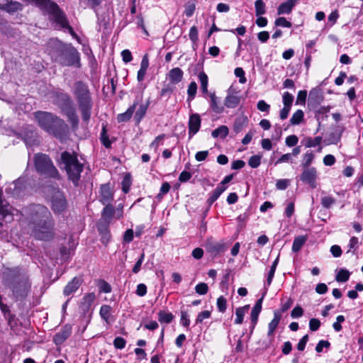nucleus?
I'll return each instance as SVG.
<instances>
[{
  "mask_svg": "<svg viewBox=\"0 0 363 363\" xmlns=\"http://www.w3.org/2000/svg\"><path fill=\"white\" fill-rule=\"evenodd\" d=\"M79 57L76 50H73L69 52L65 59L61 62L63 66H72L74 65H79Z\"/></svg>",
  "mask_w": 363,
  "mask_h": 363,
  "instance_id": "4be33fe9",
  "label": "nucleus"
},
{
  "mask_svg": "<svg viewBox=\"0 0 363 363\" xmlns=\"http://www.w3.org/2000/svg\"><path fill=\"white\" fill-rule=\"evenodd\" d=\"M240 101V97L238 93H235L233 89H229L228 95L225 99V106L227 108H233L237 107Z\"/></svg>",
  "mask_w": 363,
  "mask_h": 363,
  "instance_id": "ddd939ff",
  "label": "nucleus"
},
{
  "mask_svg": "<svg viewBox=\"0 0 363 363\" xmlns=\"http://www.w3.org/2000/svg\"><path fill=\"white\" fill-rule=\"evenodd\" d=\"M292 162V156L290 153L284 154L279 157L277 162H275V164H278L283 162Z\"/></svg>",
  "mask_w": 363,
  "mask_h": 363,
  "instance_id": "680f3d73",
  "label": "nucleus"
},
{
  "mask_svg": "<svg viewBox=\"0 0 363 363\" xmlns=\"http://www.w3.org/2000/svg\"><path fill=\"white\" fill-rule=\"evenodd\" d=\"M34 116L42 129L60 140L67 138L69 128L62 119L51 113L40 111L35 112Z\"/></svg>",
  "mask_w": 363,
  "mask_h": 363,
  "instance_id": "f03ea898",
  "label": "nucleus"
},
{
  "mask_svg": "<svg viewBox=\"0 0 363 363\" xmlns=\"http://www.w3.org/2000/svg\"><path fill=\"white\" fill-rule=\"evenodd\" d=\"M307 97V91L306 90L299 91L297 95L296 104L305 105Z\"/></svg>",
  "mask_w": 363,
  "mask_h": 363,
  "instance_id": "49530a36",
  "label": "nucleus"
},
{
  "mask_svg": "<svg viewBox=\"0 0 363 363\" xmlns=\"http://www.w3.org/2000/svg\"><path fill=\"white\" fill-rule=\"evenodd\" d=\"M11 207L7 202L2 199V192L0 190V220H4L7 217L11 218Z\"/></svg>",
  "mask_w": 363,
  "mask_h": 363,
  "instance_id": "a211bd4d",
  "label": "nucleus"
},
{
  "mask_svg": "<svg viewBox=\"0 0 363 363\" xmlns=\"http://www.w3.org/2000/svg\"><path fill=\"white\" fill-rule=\"evenodd\" d=\"M249 308H250V306L246 305L243 307H239V308H236V310H235L236 318L235 320V324L240 325L243 323L244 316H245L246 312L247 311V310L249 309Z\"/></svg>",
  "mask_w": 363,
  "mask_h": 363,
  "instance_id": "393cba45",
  "label": "nucleus"
},
{
  "mask_svg": "<svg viewBox=\"0 0 363 363\" xmlns=\"http://www.w3.org/2000/svg\"><path fill=\"white\" fill-rule=\"evenodd\" d=\"M195 291L199 295H205L208 291V286L206 283L201 282L196 286Z\"/></svg>",
  "mask_w": 363,
  "mask_h": 363,
  "instance_id": "c03bdc74",
  "label": "nucleus"
},
{
  "mask_svg": "<svg viewBox=\"0 0 363 363\" xmlns=\"http://www.w3.org/2000/svg\"><path fill=\"white\" fill-rule=\"evenodd\" d=\"M136 104V102H134V104L130 106L125 112L119 114L117 117L118 122L122 123L129 121L135 112Z\"/></svg>",
  "mask_w": 363,
  "mask_h": 363,
  "instance_id": "5701e85b",
  "label": "nucleus"
},
{
  "mask_svg": "<svg viewBox=\"0 0 363 363\" xmlns=\"http://www.w3.org/2000/svg\"><path fill=\"white\" fill-rule=\"evenodd\" d=\"M61 160L64 164L68 178L77 185L79 181L81 173L83 171L84 165L77 159L75 153H70L65 151L61 154Z\"/></svg>",
  "mask_w": 363,
  "mask_h": 363,
  "instance_id": "20e7f679",
  "label": "nucleus"
},
{
  "mask_svg": "<svg viewBox=\"0 0 363 363\" xmlns=\"http://www.w3.org/2000/svg\"><path fill=\"white\" fill-rule=\"evenodd\" d=\"M113 200V193L108 184H102L100 191V201L104 203H108Z\"/></svg>",
  "mask_w": 363,
  "mask_h": 363,
  "instance_id": "f3484780",
  "label": "nucleus"
},
{
  "mask_svg": "<svg viewBox=\"0 0 363 363\" xmlns=\"http://www.w3.org/2000/svg\"><path fill=\"white\" fill-rule=\"evenodd\" d=\"M229 132V129L226 125H221L218 127V128L215 129L211 135L213 138H225Z\"/></svg>",
  "mask_w": 363,
  "mask_h": 363,
  "instance_id": "c85d7f7f",
  "label": "nucleus"
},
{
  "mask_svg": "<svg viewBox=\"0 0 363 363\" xmlns=\"http://www.w3.org/2000/svg\"><path fill=\"white\" fill-rule=\"evenodd\" d=\"M211 99V106L213 111L217 113H220L223 111V107L219 106L218 104V99L216 96L215 93L210 94Z\"/></svg>",
  "mask_w": 363,
  "mask_h": 363,
  "instance_id": "cd10ccee",
  "label": "nucleus"
},
{
  "mask_svg": "<svg viewBox=\"0 0 363 363\" xmlns=\"http://www.w3.org/2000/svg\"><path fill=\"white\" fill-rule=\"evenodd\" d=\"M255 6L257 16H262L266 13L265 4L262 0H257L255 3Z\"/></svg>",
  "mask_w": 363,
  "mask_h": 363,
  "instance_id": "f704fd0d",
  "label": "nucleus"
},
{
  "mask_svg": "<svg viewBox=\"0 0 363 363\" xmlns=\"http://www.w3.org/2000/svg\"><path fill=\"white\" fill-rule=\"evenodd\" d=\"M344 131V127L342 125H336L333 128V131L329 134L328 140L330 144H337L341 138Z\"/></svg>",
  "mask_w": 363,
  "mask_h": 363,
  "instance_id": "aec40b11",
  "label": "nucleus"
},
{
  "mask_svg": "<svg viewBox=\"0 0 363 363\" xmlns=\"http://www.w3.org/2000/svg\"><path fill=\"white\" fill-rule=\"evenodd\" d=\"M211 316V312L209 311H203L199 313L196 319V323H201L204 319L209 318Z\"/></svg>",
  "mask_w": 363,
  "mask_h": 363,
  "instance_id": "4d7b16f0",
  "label": "nucleus"
},
{
  "mask_svg": "<svg viewBox=\"0 0 363 363\" xmlns=\"http://www.w3.org/2000/svg\"><path fill=\"white\" fill-rule=\"evenodd\" d=\"M42 9L46 10L49 13L52 15L55 21L60 23L62 27L66 28L68 26V21L63 13L60 9L57 4L52 2L50 0H32Z\"/></svg>",
  "mask_w": 363,
  "mask_h": 363,
  "instance_id": "423d86ee",
  "label": "nucleus"
},
{
  "mask_svg": "<svg viewBox=\"0 0 363 363\" xmlns=\"http://www.w3.org/2000/svg\"><path fill=\"white\" fill-rule=\"evenodd\" d=\"M206 249L208 252L212 254H218L225 250V245L216 242L212 239H208L206 243Z\"/></svg>",
  "mask_w": 363,
  "mask_h": 363,
  "instance_id": "2eb2a0df",
  "label": "nucleus"
},
{
  "mask_svg": "<svg viewBox=\"0 0 363 363\" xmlns=\"http://www.w3.org/2000/svg\"><path fill=\"white\" fill-rule=\"evenodd\" d=\"M275 25L277 26H281L284 28H291V23L286 19L284 17H279L275 21Z\"/></svg>",
  "mask_w": 363,
  "mask_h": 363,
  "instance_id": "09e8293b",
  "label": "nucleus"
},
{
  "mask_svg": "<svg viewBox=\"0 0 363 363\" xmlns=\"http://www.w3.org/2000/svg\"><path fill=\"white\" fill-rule=\"evenodd\" d=\"M224 188L223 186H218L211 194L210 196L207 200V202L209 206H211L221 195L223 192H224Z\"/></svg>",
  "mask_w": 363,
  "mask_h": 363,
  "instance_id": "a878e982",
  "label": "nucleus"
},
{
  "mask_svg": "<svg viewBox=\"0 0 363 363\" xmlns=\"http://www.w3.org/2000/svg\"><path fill=\"white\" fill-rule=\"evenodd\" d=\"M101 143H103V145L106 147H111V143L109 140L108 137L106 134V130L105 127H103V128H102V132L101 133Z\"/></svg>",
  "mask_w": 363,
  "mask_h": 363,
  "instance_id": "603ef678",
  "label": "nucleus"
},
{
  "mask_svg": "<svg viewBox=\"0 0 363 363\" xmlns=\"http://www.w3.org/2000/svg\"><path fill=\"white\" fill-rule=\"evenodd\" d=\"M335 202V199L330 196H323L320 201L321 205L325 208H330Z\"/></svg>",
  "mask_w": 363,
  "mask_h": 363,
  "instance_id": "c9c22d12",
  "label": "nucleus"
},
{
  "mask_svg": "<svg viewBox=\"0 0 363 363\" xmlns=\"http://www.w3.org/2000/svg\"><path fill=\"white\" fill-rule=\"evenodd\" d=\"M111 307L107 305H104L101 307L100 315L101 318L106 320H108L110 316Z\"/></svg>",
  "mask_w": 363,
  "mask_h": 363,
  "instance_id": "8fccbe9b",
  "label": "nucleus"
},
{
  "mask_svg": "<svg viewBox=\"0 0 363 363\" xmlns=\"http://www.w3.org/2000/svg\"><path fill=\"white\" fill-rule=\"evenodd\" d=\"M303 310L301 306H296L291 312L293 318H300L303 315Z\"/></svg>",
  "mask_w": 363,
  "mask_h": 363,
  "instance_id": "0e129e2a",
  "label": "nucleus"
},
{
  "mask_svg": "<svg viewBox=\"0 0 363 363\" xmlns=\"http://www.w3.org/2000/svg\"><path fill=\"white\" fill-rule=\"evenodd\" d=\"M307 236H298L294 238L292 245V251L298 252L307 241Z\"/></svg>",
  "mask_w": 363,
  "mask_h": 363,
  "instance_id": "bb28decb",
  "label": "nucleus"
},
{
  "mask_svg": "<svg viewBox=\"0 0 363 363\" xmlns=\"http://www.w3.org/2000/svg\"><path fill=\"white\" fill-rule=\"evenodd\" d=\"M282 100L284 106L291 108L294 101V96L288 91L284 92L282 96Z\"/></svg>",
  "mask_w": 363,
  "mask_h": 363,
  "instance_id": "ea45409f",
  "label": "nucleus"
},
{
  "mask_svg": "<svg viewBox=\"0 0 363 363\" xmlns=\"http://www.w3.org/2000/svg\"><path fill=\"white\" fill-rule=\"evenodd\" d=\"M281 318V315L280 312L278 311H274V318L268 325L267 335L270 337L269 345H271L274 341V333L280 322Z\"/></svg>",
  "mask_w": 363,
  "mask_h": 363,
  "instance_id": "9b49d317",
  "label": "nucleus"
},
{
  "mask_svg": "<svg viewBox=\"0 0 363 363\" xmlns=\"http://www.w3.org/2000/svg\"><path fill=\"white\" fill-rule=\"evenodd\" d=\"M298 142V138L295 135H291L286 137L285 143L288 147H294Z\"/></svg>",
  "mask_w": 363,
  "mask_h": 363,
  "instance_id": "3c124183",
  "label": "nucleus"
},
{
  "mask_svg": "<svg viewBox=\"0 0 363 363\" xmlns=\"http://www.w3.org/2000/svg\"><path fill=\"white\" fill-rule=\"evenodd\" d=\"M264 299V295L257 301L256 303L253 306L251 313H250V319L252 322V331L254 330L255 325L257 323L258 321V317L259 315L262 311V301Z\"/></svg>",
  "mask_w": 363,
  "mask_h": 363,
  "instance_id": "f8f14e48",
  "label": "nucleus"
},
{
  "mask_svg": "<svg viewBox=\"0 0 363 363\" xmlns=\"http://www.w3.org/2000/svg\"><path fill=\"white\" fill-rule=\"evenodd\" d=\"M158 318L161 323H169L173 320L174 315L169 312L160 311Z\"/></svg>",
  "mask_w": 363,
  "mask_h": 363,
  "instance_id": "473e14b6",
  "label": "nucleus"
},
{
  "mask_svg": "<svg viewBox=\"0 0 363 363\" xmlns=\"http://www.w3.org/2000/svg\"><path fill=\"white\" fill-rule=\"evenodd\" d=\"M33 162L35 169L40 175L47 178L60 179L59 171L48 155L43 153L35 154Z\"/></svg>",
  "mask_w": 363,
  "mask_h": 363,
  "instance_id": "39448f33",
  "label": "nucleus"
},
{
  "mask_svg": "<svg viewBox=\"0 0 363 363\" xmlns=\"http://www.w3.org/2000/svg\"><path fill=\"white\" fill-rule=\"evenodd\" d=\"M197 91V84L195 82H191L188 87L187 94H188V100H192Z\"/></svg>",
  "mask_w": 363,
  "mask_h": 363,
  "instance_id": "79ce46f5",
  "label": "nucleus"
},
{
  "mask_svg": "<svg viewBox=\"0 0 363 363\" xmlns=\"http://www.w3.org/2000/svg\"><path fill=\"white\" fill-rule=\"evenodd\" d=\"M330 343L328 340H320L315 347V351L317 352H321L323 347L329 348Z\"/></svg>",
  "mask_w": 363,
  "mask_h": 363,
  "instance_id": "e2e57ef3",
  "label": "nucleus"
},
{
  "mask_svg": "<svg viewBox=\"0 0 363 363\" xmlns=\"http://www.w3.org/2000/svg\"><path fill=\"white\" fill-rule=\"evenodd\" d=\"M189 38L194 44L196 43L199 40L197 28L193 26L189 30Z\"/></svg>",
  "mask_w": 363,
  "mask_h": 363,
  "instance_id": "13d9d810",
  "label": "nucleus"
},
{
  "mask_svg": "<svg viewBox=\"0 0 363 363\" xmlns=\"http://www.w3.org/2000/svg\"><path fill=\"white\" fill-rule=\"evenodd\" d=\"M28 213L33 235L42 240H51L54 237V222L48 208L40 204L31 205Z\"/></svg>",
  "mask_w": 363,
  "mask_h": 363,
  "instance_id": "f257e3e1",
  "label": "nucleus"
},
{
  "mask_svg": "<svg viewBox=\"0 0 363 363\" xmlns=\"http://www.w3.org/2000/svg\"><path fill=\"white\" fill-rule=\"evenodd\" d=\"M171 186L168 182H164L162 184L160 193L157 194V197L162 199L163 196L169 192Z\"/></svg>",
  "mask_w": 363,
  "mask_h": 363,
  "instance_id": "bf43d9fd",
  "label": "nucleus"
},
{
  "mask_svg": "<svg viewBox=\"0 0 363 363\" xmlns=\"http://www.w3.org/2000/svg\"><path fill=\"white\" fill-rule=\"evenodd\" d=\"M201 117L198 113H193L190 116L188 126L189 137L194 135L200 129Z\"/></svg>",
  "mask_w": 363,
  "mask_h": 363,
  "instance_id": "9d476101",
  "label": "nucleus"
},
{
  "mask_svg": "<svg viewBox=\"0 0 363 363\" xmlns=\"http://www.w3.org/2000/svg\"><path fill=\"white\" fill-rule=\"evenodd\" d=\"M304 113L302 110H297L290 119L291 125H298L303 120Z\"/></svg>",
  "mask_w": 363,
  "mask_h": 363,
  "instance_id": "7c9ffc66",
  "label": "nucleus"
},
{
  "mask_svg": "<svg viewBox=\"0 0 363 363\" xmlns=\"http://www.w3.org/2000/svg\"><path fill=\"white\" fill-rule=\"evenodd\" d=\"M235 74L236 77H239V82L241 84H245L246 82L247 79L245 76V72L242 68H241V67L235 68Z\"/></svg>",
  "mask_w": 363,
  "mask_h": 363,
  "instance_id": "5fc2aeb1",
  "label": "nucleus"
},
{
  "mask_svg": "<svg viewBox=\"0 0 363 363\" xmlns=\"http://www.w3.org/2000/svg\"><path fill=\"white\" fill-rule=\"evenodd\" d=\"M73 94L81 111L82 120L87 123L91 116L92 100L88 86L81 81L74 84Z\"/></svg>",
  "mask_w": 363,
  "mask_h": 363,
  "instance_id": "7ed1b4c3",
  "label": "nucleus"
},
{
  "mask_svg": "<svg viewBox=\"0 0 363 363\" xmlns=\"http://www.w3.org/2000/svg\"><path fill=\"white\" fill-rule=\"evenodd\" d=\"M121 185H122V190H123V191L125 194H127L129 191L130 186H131V179H130V177L128 175H126L123 178V179L122 182H121Z\"/></svg>",
  "mask_w": 363,
  "mask_h": 363,
  "instance_id": "a18cd8bd",
  "label": "nucleus"
},
{
  "mask_svg": "<svg viewBox=\"0 0 363 363\" xmlns=\"http://www.w3.org/2000/svg\"><path fill=\"white\" fill-rule=\"evenodd\" d=\"M183 74H184L183 71L180 68L176 67V68L172 69L169 72L167 77H168L169 82L172 84H177L182 80Z\"/></svg>",
  "mask_w": 363,
  "mask_h": 363,
  "instance_id": "412c9836",
  "label": "nucleus"
},
{
  "mask_svg": "<svg viewBox=\"0 0 363 363\" xmlns=\"http://www.w3.org/2000/svg\"><path fill=\"white\" fill-rule=\"evenodd\" d=\"M21 9V4L17 1H11L4 6V9L10 13L16 12Z\"/></svg>",
  "mask_w": 363,
  "mask_h": 363,
  "instance_id": "e433bc0d",
  "label": "nucleus"
},
{
  "mask_svg": "<svg viewBox=\"0 0 363 363\" xmlns=\"http://www.w3.org/2000/svg\"><path fill=\"white\" fill-rule=\"evenodd\" d=\"M145 257V254L142 253L140 258L137 261V262L135 264L133 268V272L135 274H137L140 270L141 265L143 262Z\"/></svg>",
  "mask_w": 363,
  "mask_h": 363,
  "instance_id": "69168bd1",
  "label": "nucleus"
},
{
  "mask_svg": "<svg viewBox=\"0 0 363 363\" xmlns=\"http://www.w3.org/2000/svg\"><path fill=\"white\" fill-rule=\"evenodd\" d=\"M317 170L313 167L310 168H303V171L300 175L301 180L303 183L308 184L313 189H315L317 186Z\"/></svg>",
  "mask_w": 363,
  "mask_h": 363,
  "instance_id": "6e6552de",
  "label": "nucleus"
},
{
  "mask_svg": "<svg viewBox=\"0 0 363 363\" xmlns=\"http://www.w3.org/2000/svg\"><path fill=\"white\" fill-rule=\"evenodd\" d=\"M59 106L65 115L69 114V113H72L76 111L75 108L74 107L73 101L68 94H62L59 96Z\"/></svg>",
  "mask_w": 363,
  "mask_h": 363,
  "instance_id": "1a4fd4ad",
  "label": "nucleus"
},
{
  "mask_svg": "<svg viewBox=\"0 0 363 363\" xmlns=\"http://www.w3.org/2000/svg\"><path fill=\"white\" fill-rule=\"evenodd\" d=\"M147 111V106L144 104H140L138 109L136 111L135 113V118H137L138 121L140 122V120L144 117Z\"/></svg>",
  "mask_w": 363,
  "mask_h": 363,
  "instance_id": "de8ad7c7",
  "label": "nucleus"
},
{
  "mask_svg": "<svg viewBox=\"0 0 363 363\" xmlns=\"http://www.w3.org/2000/svg\"><path fill=\"white\" fill-rule=\"evenodd\" d=\"M216 305L219 312L224 313L227 308L226 298L223 296H219L217 298Z\"/></svg>",
  "mask_w": 363,
  "mask_h": 363,
  "instance_id": "58836bf2",
  "label": "nucleus"
},
{
  "mask_svg": "<svg viewBox=\"0 0 363 363\" xmlns=\"http://www.w3.org/2000/svg\"><path fill=\"white\" fill-rule=\"evenodd\" d=\"M320 326V321L317 318H311L309 321V328L311 331H316Z\"/></svg>",
  "mask_w": 363,
  "mask_h": 363,
  "instance_id": "052dcab7",
  "label": "nucleus"
},
{
  "mask_svg": "<svg viewBox=\"0 0 363 363\" xmlns=\"http://www.w3.org/2000/svg\"><path fill=\"white\" fill-rule=\"evenodd\" d=\"M72 328L69 325H65L59 333L54 336V342L56 345L63 343L71 335Z\"/></svg>",
  "mask_w": 363,
  "mask_h": 363,
  "instance_id": "4468645a",
  "label": "nucleus"
},
{
  "mask_svg": "<svg viewBox=\"0 0 363 363\" xmlns=\"http://www.w3.org/2000/svg\"><path fill=\"white\" fill-rule=\"evenodd\" d=\"M261 163V156L259 155H253L250 157L248 160V164L252 168H257L259 166Z\"/></svg>",
  "mask_w": 363,
  "mask_h": 363,
  "instance_id": "37998d69",
  "label": "nucleus"
},
{
  "mask_svg": "<svg viewBox=\"0 0 363 363\" xmlns=\"http://www.w3.org/2000/svg\"><path fill=\"white\" fill-rule=\"evenodd\" d=\"M314 157L315 156L311 152H307L306 154H304L302 162L303 168H310V165L313 162Z\"/></svg>",
  "mask_w": 363,
  "mask_h": 363,
  "instance_id": "72a5a7b5",
  "label": "nucleus"
},
{
  "mask_svg": "<svg viewBox=\"0 0 363 363\" xmlns=\"http://www.w3.org/2000/svg\"><path fill=\"white\" fill-rule=\"evenodd\" d=\"M299 0H288L281 3L277 9V14H289Z\"/></svg>",
  "mask_w": 363,
  "mask_h": 363,
  "instance_id": "dca6fc26",
  "label": "nucleus"
},
{
  "mask_svg": "<svg viewBox=\"0 0 363 363\" xmlns=\"http://www.w3.org/2000/svg\"><path fill=\"white\" fill-rule=\"evenodd\" d=\"M115 213L114 208L109 203H106V206L104 208L102 211V217L107 220H110L113 217Z\"/></svg>",
  "mask_w": 363,
  "mask_h": 363,
  "instance_id": "c756f323",
  "label": "nucleus"
},
{
  "mask_svg": "<svg viewBox=\"0 0 363 363\" xmlns=\"http://www.w3.org/2000/svg\"><path fill=\"white\" fill-rule=\"evenodd\" d=\"M125 340L121 337H117L113 340V345L116 349H123L125 347Z\"/></svg>",
  "mask_w": 363,
  "mask_h": 363,
  "instance_id": "864d4df0",
  "label": "nucleus"
},
{
  "mask_svg": "<svg viewBox=\"0 0 363 363\" xmlns=\"http://www.w3.org/2000/svg\"><path fill=\"white\" fill-rule=\"evenodd\" d=\"M51 209L55 214H60L65 212L68 208L67 201L59 189L52 191L50 197Z\"/></svg>",
  "mask_w": 363,
  "mask_h": 363,
  "instance_id": "0eeeda50",
  "label": "nucleus"
},
{
  "mask_svg": "<svg viewBox=\"0 0 363 363\" xmlns=\"http://www.w3.org/2000/svg\"><path fill=\"white\" fill-rule=\"evenodd\" d=\"M289 184V179H279L276 183V187L280 190H284Z\"/></svg>",
  "mask_w": 363,
  "mask_h": 363,
  "instance_id": "338daca9",
  "label": "nucleus"
},
{
  "mask_svg": "<svg viewBox=\"0 0 363 363\" xmlns=\"http://www.w3.org/2000/svg\"><path fill=\"white\" fill-rule=\"evenodd\" d=\"M306 147H313L318 146L320 144L322 141V138L320 136H317L314 138H306Z\"/></svg>",
  "mask_w": 363,
  "mask_h": 363,
  "instance_id": "4c0bfd02",
  "label": "nucleus"
},
{
  "mask_svg": "<svg viewBox=\"0 0 363 363\" xmlns=\"http://www.w3.org/2000/svg\"><path fill=\"white\" fill-rule=\"evenodd\" d=\"M96 298V296L94 293H89L86 294L82 301L81 308L84 311H86L89 309L90 306L93 303Z\"/></svg>",
  "mask_w": 363,
  "mask_h": 363,
  "instance_id": "b1692460",
  "label": "nucleus"
},
{
  "mask_svg": "<svg viewBox=\"0 0 363 363\" xmlns=\"http://www.w3.org/2000/svg\"><path fill=\"white\" fill-rule=\"evenodd\" d=\"M81 286V281L80 280L74 277L73 278L65 287L63 290V294L65 296H68L71 295L72 294L77 291V290Z\"/></svg>",
  "mask_w": 363,
  "mask_h": 363,
  "instance_id": "6ab92c4d",
  "label": "nucleus"
},
{
  "mask_svg": "<svg viewBox=\"0 0 363 363\" xmlns=\"http://www.w3.org/2000/svg\"><path fill=\"white\" fill-rule=\"evenodd\" d=\"M350 276V272L348 270L341 269L337 273L335 280L338 282H345L349 279Z\"/></svg>",
  "mask_w": 363,
  "mask_h": 363,
  "instance_id": "2f4dec72",
  "label": "nucleus"
},
{
  "mask_svg": "<svg viewBox=\"0 0 363 363\" xmlns=\"http://www.w3.org/2000/svg\"><path fill=\"white\" fill-rule=\"evenodd\" d=\"M174 91V87L170 86L169 84H167L164 86V87L161 89L160 96L161 97H169L172 93Z\"/></svg>",
  "mask_w": 363,
  "mask_h": 363,
  "instance_id": "6e6d98bb",
  "label": "nucleus"
},
{
  "mask_svg": "<svg viewBox=\"0 0 363 363\" xmlns=\"http://www.w3.org/2000/svg\"><path fill=\"white\" fill-rule=\"evenodd\" d=\"M257 106V108L260 111L263 112H269L270 108V106L268 104H267L264 100L259 101Z\"/></svg>",
  "mask_w": 363,
  "mask_h": 363,
  "instance_id": "774afa93",
  "label": "nucleus"
},
{
  "mask_svg": "<svg viewBox=\"0 0 363 363\" xmlns=\"http://www.w3.org/2000/svg\"><path fill=\"white\" fill-rule=\"evenodd\" d=\"M67 117L69 122L71 123L72 128H77L79 124V118L77 115L76 111L65 115Z\"/></svg>",
  "mask_w": 363,
  "mask_h": 363,
  "instance_id": "a19ab883",
  "label": "nucleus"
}]
</instances>
